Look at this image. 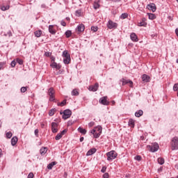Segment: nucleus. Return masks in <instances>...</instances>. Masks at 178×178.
Returning a JSON list of instances; mask_svg holds the SVG:
<instances>
[{"label": "nucleus", "mask_w": 178, "mask_h": 178, "mask_svg": "<svg viewBox=\"0 0 178 178\" xmlns=\"http://www.w3.org/2000/svg\"><path fill=\"white\" fill-rule=\"evenodd\" d=\"M129 126H130V127H134V121L133 119H130L129 120Z\"/></svg>", "instance_id": "obj_31"}, {"label": "nucleus", "mask_w": 178, "mask_h": 178, "mask_svg": "<svg viewBox=\"0 0 178 178\" xmlns=\"http://www.w3.org/2000/svg\"><path fill=\"white\" fill-rule=\"evenodd\" d=\"M16 63H19V65H23V60L20 58H17L15 60Z\"/></svg>", "instance_id": "obj_35"}, {"label": "nucleus", "mask_w": 178, "mask_h": 178, "mask_svg": "<svg viewBox=\"0 0 178 178\" xmlns=\"http://www.w3.org/2000/svg\"><path fill=\"white\" fill-rule=\"evenodd\" d=\"M175 168H176L177 169H178V165H175Z\"/></svg>", "instance_id": "obj_61"}, {"label": "nucleus", "mask_w": 178, "mask_h": 178, "mask_svg": "<svg viewBox=\"0 0 178 178\" xmlns=\"http://www.w3.org/2000/svg\"><path fill=\"white\" fill-rule=\"evenodd\" d=\"M176 35L178 37V28L175 29Z\"/></svg>", "instance_id": "obj_55"}, {"label": "nucleus", "mask_w": 178, "mask_h": 178, "mask_svg": "<svg viewBox=\"0 0 178 178\" xmlns=\"http://www.w3.org/2000/svg\"><path fill=\"white\" fill-rule=\"evenodd\" d=\"M60 106H65L66 105V99L63 100L62 102L58 104Z\"/></svg>", "instance_id": "obj_37"}, {"label": "nucleus", "mask_w": 178, "mask_h": 178, "mask_svg": "<svg viewBox=\"0 0 178 178\" xmlns=\"http://www.w3.org/2000/svg\"><path fill=\"white\" fill-rule=\"evenodd\" d=\"M49 32L53 35L56 34V31L54 29V25L49 26Z\"/></svg>", "instance_id": "obj_20"}, {"label": "nucleus", "mask_w": 178, "mask_h": 178, "mask_svg": "<svg viewBox=\"0 0 178 178\" xmlns=\"http://www.w3.org/2000/svg\"><path fill=\"white\" fill-rule=\"evenodd\" d=\"M55 112H56V111L55 109H51V110L49 112V116H54V115H55Z\"/></svg>", "instance_id": "obj_34"}, {"label": "nucleus", "mask_w": 178, "mask_h": 178, "mask_svg": "<svg viewBox=\"0 0 178 178\" xmlns=\"http://www.w3.org/2000/svg\"><path fill=\"white\" fill-rule=\"evenodd\" d=\"M38 132H39L38 129L35 130V136H36V137H38Z\"/></svg>", "instance_id": "obj_52"}, {"label": "nucleus", "mask_w": 178, "mask_h": 178, "mask_svg": "<svg viewBox=\"0 0 178 178\" xmlns=\"http://www.w3.org/2000/svg\"><path fill=\"white\" fill-rule=\"evenodd\" d=\"M7 34L8 37H12V32L10 31H9Z\"/></svg>", "instance_id": "obj_54"}, {"label": "nucleus", "mask_w": 178, "mask_h": 178, "mask_svg": "<svg viewBox=\"0 0 178 178\" xmlns=\"http://www.w3.org/2000/svg\"><path fill=\"white\" fill-rule=\"evenodd\" d=\"M41 127L44 128L45 127V124H44L43 122H41Z\"/></svg>", "instance_id": "obj_56"}, {"label": "nucleus", "mask_w": 178, "mask_h": 178, "mask_svg": "<svg viewBox=\"0 0 178 178\" xmlns=\"http://www.w3.org/2000/svg\"><path fill=\"white\" fill-rule=\"evenodd\" d=\"M72 95H74V96H77L79 95V90L77 89H74L72 91Z\"/></svg>", "instance_id": "obj_30"}, {"label": "nucleus", "mask_w": 178, "mask_h": 178, "mask_svg": "<svg viewBox=\"0 0 178 178\" xmlns=\"http://www.w3.org/2000/svg\"><path fill=\"white\" fill-rule=\"evenodd\" d=\"M130 37L132 41H134L135 42H137L138 41V38L137 37V35H136V33H131Z\"/></svg>", "instance_id": "obj_21"}, {"label": "nucleus", "mask_w": 178, "mask_h": 178, "mask_svg": "<svg viewBox=\"0 0 178 178\" xmlns=\"http://www.w3.org/2000/svg\"><path fill=\"white\" fill-rule=\"evenodd\" d=\"M148 16H149V19L150 20H154V19H156V15H155V14L153 13H147Z\"/></svg>", "instance_id": "obj_25"}, {"label": "nucleus", "mask_w": 178, "mask_h": 178, "mask_svg": "<svg viewBox=\"0 0 178 178\" xmlns=\"http://www.w3.org/2000/svg\"><path fill=\"white\" fill-rule=\"evenodd\" d=\"M147 149L150 151V152H156V151L159 149V145L156 143H152L150 145H147Z\"/></svg>", "instance_id": "obj_4"}, {"label": "nucleus", "mask_w": 178, "mask_h": 178, "mask_svg": "<svg viewBox=\"0 0 178 178\" xmlns=\"http://www.w3.org/2000/svg\"><path fill=\"white\" fill-rule=\"evenodd\" d=\"M65 35H66L67 38H69V37H70V35H72V31H67L65 32Z\"/></svg>", "instance_id": "obj_36"}, {"label": "nucleus", "mask_w": 178, "mask_h": 178, "mask_svg": "<svg viewBox=\"0 0 178 178\" xmlns=\"http://www.w3.org/2000/svg\"><path fill=\"white\" fill-rule=\"evenodd\" d=\"M12 136H13L12 132L9 131V132H7V133H6V137H7V138H12Z\"/></svg>", "instance_id": "obj_38"}, {"label": "nucleus", "mask_w": 178, "mask_h": 178, "mask_svg": "<svg viewBox=\"0 0 178 178\" xmlns=\"http://www.w3.org/2000/svg\"><path fill=\"white\" fill-rule=\"evenodd\" d=\"M67 133V129L63 130L60 134H58L56 135L55 139L56 140H60L62 138V137H63V136H65V134H66Z\"/></svg>", "instance_id": "obj_11"}, {"label": "nucleus", "mask_w": 178, "mask_h": 178, "mask_svg": "<svg viewBox=\"0 0 178 178\" xmlns=\"http://www.w3.org/2000/svg\"><path fill=\"white\" fill-rule=\"evenodd\" d=\"M107 27L110 30H112V29H117L118 28V24L114 22L112 20H109L107 23Z\"/></svg>", "instance_id": "obj_8"}, {"label": "nucleus", "mask_w": 178, "mask_h": 178, "mask_svg": "<svg viewBox=\"0 0 178 178\" xmlns=\"http://www.w3.org/2000/svg\"><path fill=\"white\" fill-rule=\"evenodd\" d=\"M78 131H79V133H81V134H86L87 133V130H86L85 129H83L81 127H79L78 129Z\"/></svg>", "instance_id": "obj_28"}, {"label": "nucleus", "mask_w": 178, "mask_h": 178, "mask_svg": "<svg viewBox=\"0 0 178 178\" xmlns=\"http://www.w3.org/2000/svg\"><path fill=\"white\" fill-rule=\"evenodd\" d=\"M47 151H48V149H47V147H42L40 149V154H41V155H45V154H47Z\"/></svg>", "instance_id": "obj_27"}, {"label": "nucleus", "mask_w": 178, "mask_h": 178, "mask_svg": "<svg viewBox=\"0 0 178 178\" xmlns=\"http://www.w3.org/2000/svg\"><path fill=\"white\" fill-rule=\"evenodd\" d=\"M61 26H63V27H66V22L65 21H61Z\"/></svg>", "instance_id": "obj_51"}, {"label": "nucleus", "mask_w": 178, "mask_h": 178, "mask_svg": "<svg viewBox=\"0 0 178 178\" xmlns=\"http://www.w3.org/2000/svg\"><path fill=\"white\" fill-rule=\"evenodd\" d=\"M72 116V111L67 109L65 110L63 115V119L64 120H66V119H69Z\"/></svg>", "instance_id": "obj_9"}, {"label": "nucleus", "mask_w": 178, "mask_h": 178, "mask_svg": "<svg viewBox=\"0 0 178 178\" xmlns=\"http://www.w3.org/2000/svg\"><path fill=\"white\" fill-rule=\"evenodd\" d=\"M11 66L12 67H15V66H16V60H14L11 62Z\"/></svg>", "instance_id": "obj_45"}, {"label": "nucleus", "mask_w": 178, "mask_h": 178, "mask_svg": "<svg viewBox=\"0 0 178 178\" xmlns=\"http://www.w3.org/2000/svg\"><path fill=\"white\" fill-rule=\"evenodd\" d=\"M34 34H35V35L38 38H40V37H41V35H42V31H41V30L35 31L34 32Z\"/></svg>", "instance_id": "obj_23"}, {"label": "nucleus", "mask_w": 178, "mask_h": 178, "mask_svg": "<svg viewBox=\"0 0 178 178\" xmlns=\"http://www.w3.org/2000/svg\"><path fill=\"white\" fill-rule=\"evenodd\" d=\"M99 88V84H98V83H96L94 85L90 86L88 88V90L89 91H92L93 92H95V91L98 90Z\"/></svg>", "instance_id": "obj_10"}, {"label": "nucleus", "mask_w": 178, "mask_h": 178, "mask_svg": "<svg viewBox=\"0 0 178 178\" xmlns=\"http://www.w3.org/2000/svg\"><path fill=\"white\" fill-rule=\"evenodd\" d=\"M139 27H147V19L143 18L142 20L138 23Z\"/></svg>", "instance_id": "obj_14"}, {"label": "nucleus", "mask_w": 178, "mask_h": 178, "mask_svg": "<svg viewBox=\"0 0 178 178\" xmlns=\"http://www.w3.org/2000/svg\"><path fill=\"white\" fill-rule=\"evenodd\" d=\"M120 81L121 83H122V86H126V84H129L131 88H133L134 87V85H133L134 83L130 79H126L124 78H122V79H120Z\"/></svg>", "instance_id": "obj_7"}, {"label": "nucleus", "mask_w": 178, "mask_h": 178, "mask_svg": "<svg viewBox=\"0 0 178 178\" xmlns=\"http://www.w3.org/2000/svg\"><path fill=\"white\" fill-rule=\"evenodd\" d=\"M88 126H89V127H92L93 126H95V122H90L88 124Z\"/></svg>", "instance_id": "obj_46"}, {"label": "nucleus", "mask_w": 178, "mask_h": 178, "mask_svg": "<svg viewBox=\"0 0 178 178\" xmlns=\"http://www.w3.org/2000/svg\"><path fill=\"white\" fill-rule=\"evenodd\" d=\"M67 175L65 174V177H66Z\"/></svg>", "instance_id": "obj_64"}, {"label": "nucleus", "mask_w": 178, "mask_h": 178, "mask_svg": "<svg viewBox=\"0 0 178 178\" xmlns=\"http://www.w3.org/2000/svg\"><path fill=\"white\" fill-rule=\"evenodd\" d=\"M135 159H136V161H141V159H142L141 156H136L135 157Z\"/></svg>", "instance_id": "obj_49"}, {"label": "nucleus", "mask_w": 178, "mask_h": 178, "mask_svg": "<svg viewBox=\"0 0 178 178\" xmlns=\"http://www.w3.org/2000/svg\"><path fill=\"white\" fill-rule=\"evenodd\" d=\"M101 172H102V173H105L106 172V167H103L102 168V170H101Z\"/></svg>", "instance_id": "obj_50"}, {"label": "nucleus", "mask_w": 178, "mask_h": 178, "mask_svg": "<svg viewBox=\"0 0 178 178\" xmlns=\"http://www.w3.org/2000/svg\"><path fill=\"white\" fill-rule=\"evenodd\" d=\"M107 161H113V159H115L118 156V153L115 152V150L110 151L106 153Z\"/></svg>", "instance_id": "obj_3"}, {"label": "nucleus", "mask_w": 178, "mask_h": 178, "mask_svg": "<svg viewBox=\"0 0 178 178\" xmlns=\"http://www.w3.org/2000/svg\"><path fill=\"white\" fill-rule=\"evenodd\" d=\"M94 9H99V3L95 2L93 4Z\"/></svg>", "instance_id": "obj_33"}, {"label": "nucleus", "mask_w": 178, "mask_h": 178, "mask_svg": "<svg viewBox=\"0 0 178 178\" xmlns=\"http://www.w3.org/2000/svg\"><path fill=\"white\" fill-rule=\"evenodd\" d=\"M9 8H10V6H8V5L7 6H1V10H3V11L9 10Z\"/></svg>", "instance_id": "obj_32"}, {"label": "nucleus", "mask_w": 178, "mask_h": 178, "mask_svg": "<svg viewBox=\"0 0 178 178\" xmlns=\"http://www.w3.org/2000/svg\"><path fill=\"white\" fill-rule=\"evenodd\" d=\"M91 134H93L95 138H99V136L102 134V127L97 126L90 131Z\"/></svg>", "instance_id": "obj_1"}, {"label": "nucleus", "mask_w": 178, "mask_h": 178, "mask_svg": "<svg viewBox=\"0 0 178 178\" xmlns=\"http://www.w3.org/2000/svg\"><path fill=\"white\" fill-rule=\"evenodd\" d=\"M104 178H108L109 177V174L108 172H106L103 175Z\"/></svg>", "instance_id": "obj_47"}, {"label": "nucleus", "mask_w": 178, "mask_h": 178, "mask_svg": "<svg viewBox=\"0 0 178 178\" xmlns=\"http://www.w3.org/2000/svg\"><path fill=\"white\" fill-rule=\"evenodd\" d=\"M174 91H177L178 90V83H175L173 86Z\"/></svg>", "instance_id": "obj_44"}, {"label": "nucleus", "mask_w": 178, "mask_h": 178, "mask_svg": "<svg viewBox=\"0 0 178 178\" xmlns=\"http://www.w3.org/2000/svg\"><path fill=\"white\" fill-rule=\"evenodd\" d=\"M177 63H178V58L177 59Z\"/></svg>", "instance_id": "obj_62"}, {"label": "nucleus", "mask_w": 178, "mask_h": 178, "mask_svg": "<svg viewBox=\"0 0 178 178\" xmlns=\"http://www.w3.org/2000/svg\"><path fill=\"white\" fill-rule=\"evenodd\" d=\"M147 9L152 10V12H155L156 10V6L155 3H150L147 6Z\"/></svg>", "instance_id": "obj_13"}, {"label": "nucleus", "mask_w": 178, "mask_h": 178, "mask_svg": "<svg viewBox=\"0 0 178 178\" xmlns=\"http://www.w3.org/2000/svg\"><path fill=\"white\" fill-rule=\"evenodd\" d=\"M17 141H18V139L16 136H14L12 139H11V145L13 146H15L16 145V144H17Z\"/></svg>", "instance_id": "obj_24"}, {"label": "nucleus", "mask_w": 178, "mask_h": 178, "mask_svg": "<svg viewBox=\"0 0 178 178\" xmlns=\"http://www.w3.org/2000/svg\"><path fill=\"white\" fill-rule=\"evenodd\" d=\"M80 141L81 143H83V141H84V137L80 138Z\"/></svg>", "instance_id": "obj_57"}, {"label": "nucleus", "mask_w": 178, "mask_h": 178, "mask_svg": "<svg viewBox=\"0 0 178 178\" xmlns=\"http://www.w3.org/2000/svg\"><path fill=\"white\" fill-rule=\"evenodd\" d=\"M50 59H51L52 63L55 62V57L51 56Z\"/></svg>", "instance_id": "obj_53"}, {"label": "nucleus", "mask_w": 178, "mask_h": 178, "mask_svg": "<svg viewBox=\"0 0 178 178\" xmlns=\"http://www.w3.org/2000/svg\"><path fill=\"white\" fill-rule=\"evenodd\" d=\"M63 56L64 58L63 59V63H65V65H69V63H70V54H69V53L67 52V51H64L63 52Z\"/></svg>", "instance_id": "obj_2"}, {"label": "nucleus", "mask_w": 178, "mask_h": 178, "mask_svg": "<svg viewBox=\"0 0 178 178\" xmlns=\"http://www.w3.org/2000/svg\"><path fill=\"white\" fill-rule=\"evenodd\" d=\"M34 177V174L33 172H30L28 175V178H33Z\"/></svg>", "instance_id": "obj_48"}, {"label": "nucleus", "mask_w": 178, "mask_h": 178, "mask_svg": "<svg viewBox=\"0 0 178 178\" xmlns=\"http://www.w3.org/2000/svg\"><path fill=\"white\" fill-rule=\"evenodd\" d=\"M2 67H3V64L0 63V70H1V69H2Z\"/></svg>", "instance_id": "obj_58"}, {"label": "nucleus", "mask_w": 178, "mask_h": 178, "mask_svg": "<svg viewBox=\"0 0 178 178\" xmlns=\"http://www.w3.org/2000/svg\"><path fill=\"white\" fill-rule=\"evenodd\" d=\"M51 130L53 133H58V124L56 122L51 123Z\"/></svg>", "instance_id": "obj_16"}, {"label": "nucleus", "mask_w": 178, "mask_h": 178, "mask_svg": "<svg viewBox=\"0 0 178 178\" xmlns=\"http://www.w3.org/2000/svg\"><path fill=\"white\" fill-rule=\"evenodd\" d=\"M142 81H143V83H149L150 81V77L149 76L147 75V74H143L142 76Z\"/></svg>", "instance_id": "obj_17"}, {"label": "nucleus", "mask_w": 178, "mask_h": 178, "mask_svg": "<svg viewBox=\"0 0 178 178\" xmlns=\"http://www.w3.org/2000/svg\"><path fill=\"white\" fill-rule=\"evenodd\" d=\"M51 55H52V53H51V52H49V51H46V52L44 53V56H45L49 57V56H51Z\"/></svg>", "instance_id": "obj_43"}, {"label": "nucleus", "mask_w": 178, "mask_h": 178, "mask_svg": "<svg viewBox=\"0 0 178 178\" xmlns=\"http://www.w3.org/2000/svg\"><path fill=\"white\" fill-rule=\"evenodd\" d=\"M1 156H2V149H0V158H1Z\"/></svg>", "instance_id": "obj_59"}, {"label": "nucleus", "mask_w": 178, "mask_h": 178, "mask_svg": "<svg viewBox=\"0 0 178 178\" xmlns=\"http://www.w3.org/2000/svg\"><path fill=\"white\" fill-rule=\"evenodd\" d=\"M85 26H84V24H79L78 26H77V28H76V31H77V33H83V31H84V30H85Z\"/></svg>", "instance_id": "obj_15"}, {"label": "nucleus", "mask_w": 178, "mask_h": 178, "mask_svg": "<svg viewBox=\"0 0 178 178\" xmlns=\"http://www.w3.org/2000/svg\"><path fill=\"white\" fill-rule=\"evenodd\" d=\"M158 163H159L160 165H163L165 163V159H163V158H159Z\"/></svg>", "instance_id": "obj_29"}, {"label": "nucleus", "mask_w": 178, "mask_h": 178, "mask_svg": "<svg viewBox=\"0 0 178 178\" xmlns=\"http://www.w3.org/2000/svg\"><path fill=\"white\" fill-rule=\"evenodd\" d=\"M76 16H81V10H78L75 13Z\"/></svg>", "instance_id": "obj_42"}, {"label": "nucleus", "mask_w": 178, "mask_h": 178, "mask_svg": "<svg viewBox=\"0 0 178 178\" xmlns=\"http://www.w3.org/2000/svg\"><path fill=\"white\" fill-rule=\"evenodd\" d=\"M111 104H112V105H115V104H116V102H115V101H112Z\"/></svg>", "instance_id": "obj_60"}, {"label": "nucleus", "mask_w": 178, "mask_h": 178, "mask_svg": "<svg viewBox=\"0 0 178 178\" xmlns=\"http://www.w3.org/2000/svg\"><path fill=\"white\" fill-rule=\"evenodd\" d=\"M127 16H128L127 13H123L121 15L120 19H126Z\"/></svg>", "instance_id": "obj_39"}, {"label": "nucleus", "mask_w": 178, "mask_h": 178, "mask_svg": "<svg viewBox=\"0 0 178 178\" xmlns=\"http://www.w3.org/2000/svg\"><path fill=\"white\" fill-rule=\"evenodd\" d=\"M176 178H178V175L177 176V177Z\"/></svg>", "instance_id": "obj_63"}, {"label": "nucleus", "mask_w": 178, "mask_h": 178, "mask_svg": "<svg viewBox=\"0 0 178 178\" xmlns=\"http://www.w3.org/2000/svg\"><path fill=\"white\" fill-rule=\"evenodd\" d=\"M143 113H144V112L143 111V110H139L135 113V116L136 118H140V117L143 116Z\"/></svg>", "instance_id": "obj_22"}, {"label": "nucleus", "mask_w": 178, "mask_h": 178, "mask_svg": "<svg viewBox=\"0 0 178 178\" xmlns=\"http://www.w3.org/2000/svg\"><path fill=\"white\" fill-rule=\"evenodd\" d=\"M20 91L21 92H26L27 91V87H22Z\"/></svg>", "instance_id": "obj_41"}, {"label": "nucleus", "mask_w": 178, "mask_h": 178, "mask_svg": "<svg viewBox=\"0 0 178 178\" xmlns=\"http://www.w3.org/2000/svg\"><path fill=\"white\" fill-rule=\"evenodd\" d=\"M97 152V149L92 148L88 150V152L86 153L87 156H90V155H93V154H95Z\"/></svg>", "instance_id": "obj_19"}, {"label": "nucleus", "mask_w": 178, "mask_h": 178, "mask_svg": "<svg viewBox=\"0 0 178 178\" xmlns=\"http://www.w3.org/2000/svg\"><path fill=\"white\" fill-rule=\"evenodd\" d=\"M50 66L51 67H53L54 69H57L58 70H59V69H60L61 67V66L58 65V63H56V62L51 63Z\"/></svg>", "instance_id": "obj_18"}, {"label": "nucleus", "mask_w": 178, "mask_h": 178, "mask_svg": "<svg viewBox=\"0 0 178 178\" xmlns=\"http://www.w3.org/2000/svg\"><path fill=\"white\" fill-rule=\"evenodd\" d=\"M100 104H102V105H109V102H108V97L105 96L102 97L99 99Z\"/></svg>", "instance_id": "obj_12"}, {"label": "nucleus", "mask_w": 178, "mask_h": 178, "mask_svg": "<svg viewBox=\"0 0 178 178\" xmlns=\"http://www.w3.org/2000/svg\"><path fill=\"white\" fill-rule=\"evenodd\" d=\"M171 148L172 151L178 149V138L177 136L174 137L171 140Z\"/></svg>", "instance_id": "obj_5"}, {"label": "nucleus", "mask_w": 178, "mask_h": 178, "mask_svg": "<svg viewBox=\"0 0 178 178\" xmlns=\"http://www.w3.org/2000/svg\"><path fill=\"white\" fill-rule=\"evenodd\" d=\"M47 94L49 96V101H55V90H54V88H50Z\"/></svg>", "instance_id": "obj_6"}, {"label": "nucleus", "mask_w": 178, "mask_h": 178, "mask_svg": "<svg viewBox=\"0 0 178 178\" xmlns=\"http://www.w3.org/2000/svg\"><path fill=\"white\" fill-rule=\"evenodd\" d=\"M55 165H56V162L52 161L47 165V169H49V170L52 169V168H54V166H55Z\"/></svg>", "instance_id": "obj_26"}, {"label": "nucleus", "mask_w": 178, "mask_h": 178, "mask_svg": "<svg viewBox=\"0 0 178 178\" xmlns=\"http://www.w3.org/2000/svg\"><path fill=\"white\" fill-rule=\"evenodd\" d=\"M91 30H92V31H94V33H95L96 31H98V27H97V26H92L91 27Z\"/></svg>", "instance_id": "obj_40"}]
</instances>
